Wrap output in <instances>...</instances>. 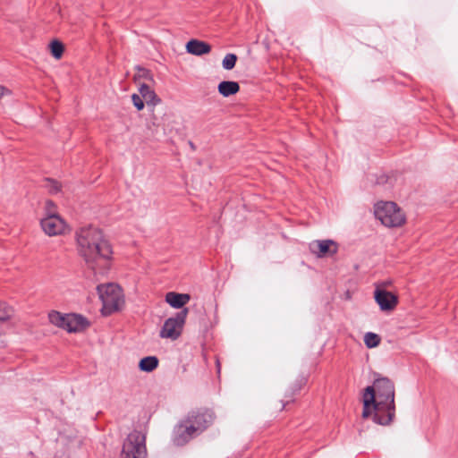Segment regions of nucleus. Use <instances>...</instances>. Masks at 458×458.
<instances>
[{
  "instance_id": "obj_15",
  "label": "nucleus",
  "mask_w": 458,
  "mask_h": 458,
  "mask_svg": "<svg viewBox=\"0 0 458 458\" xmlns=\"http://www.w3.org/2000/svg\"><path fill=\"white\" fill-rule=\"evenodd\" d=\"M139 91L147 105H152L155 106L161 103L160 98H158L156 92L152 90L148 84H140Z\"/></svg>"
},
{
  "instance_id": "obj_23",
  "label": "nucleus",
  "mask_w": 458,
  "mask_h": 458,
  "mask_svg": "<svg viewBox=\"0 0 458 458\" xmlns=\"http://www.w3.org/2000/svg\"><path fill=\"white\" fill-rule=\"evenodd\" d=\"M375 178V184L385 185L388 182L389 177L386 174L380 172L372 175Z\"/></svg>"
},
{
  "instance_id": "obj_28",
  "label": "nucleus",
  "mask_w": 458,
  "mask_h": 458,
  "mask_svg": "<svg viewBox=\"0 0 458 458\" xmlns=\"http://www.w3.org/2000/svg\"><path fill=\"white\" fill-rule=\"evenodd\" d=\"M67 316H68V314H64L63 315L62 326L59 327L60 328H62V329H64L65 331H67V326H68L67 325V321H68Z\"/></svg>"
},
{
  "instance_id": "obj_27",
  "label": "nucleus",
  "mask_w": 458,
  "mask_h": 458,
  "mask_svg": "<svg viewBox=\"0 0 458 458\" xmlns=\"http://www.w3.org/2000/svg\"><path fill=\"white\" fill-rule=\"evenodd\" d=\"M301 386H302V379L300 382L294 384V386L292 388L291 394L286 395V397H292L293 394H295L297 392H299L301 388Z\"/></svg>"
},
{
  "instance_id": "obj_10",
  "label": "nucleus",
  "mask_w": 458,
  "mask_h": 458,
  "mask_svg": "<svg viewBox=\"0 0 458 458\" xmlns=\"http://www.w3.org/2000/svg\"><path fill=\"white\" fill-rule=\"evenodd\" d=\"M374 298L383 311L394 310L398 303L397 296L384 289H376Z\"/></svg>"
},
{
  "instance_id": "obj_3",
  "label": "nucleus",
  "mask_w": 458,
  "mask_h": 458,
  "mask_svg": "<svg viewBox=\"0 0 458 458\" xmlns=\"http://www.w3.org/2000/svg\"><path fill=\"white\" fill-rule=\"evenodd\" d=\"M97 292L102 301V312L104 315H110L119 310L124 302L122 289L116 284H98Z\"/></svg>"
},
{
  "instance_id": "obj_8",
  "label": "nucleus",
  "mask_w": 458,
  "mask_h": 458,
  "mask_svg": "<svg viewBox=\"0 0 458 458\" xmlns=\"http://www.w3.org/2000/svg\"><path fill=\"white\" fill-rule=\"evenodd\" d=\"M195 428L191 426L183 418L181 420L173 429L172 442L176 446H183L188 444L191 439L198 437Z\"/></svg>"
},
{
  "instance_id": "obj_1",
  "label": "nucleus",
  "mask_w": 458,
  "mask_h": 458,
  "mask_svg": "<svg viewBox=\"0 0 458 458\" xmlns=\"http://www.w3.org/2000/svg\"><path fill=\"white\" fill-rule=\"evenodd\" d=\"M362 418H371L382 426L389 425L395 416L394 385L387 377H377L362 394Z\"/></svg>"
},
{
  "instance_id": "obj_16",
  "label": "nucleus",
  "mask_w": 458,
  "mask_h": 458,
  "mask_svg": "<svg viewBox=\"0 0 458 458\" xmlns=\"http://www.w3.org/2000/svg\"><path fill=\"white\" fill-rule=\"evenodd\" d=\"M217 90L220 95L228 98L239 92L240 85L237 81H223L218 84Z\"/></svg>"
},
{
  "instance_id": "obj_24",
  "label": "nucleus",
  "mask_w": 458,
  "mask_h": 458,
  "mask_svg": "<svg viewBox=\"0 0 458 458\" xmlns=\"http://www.w3.org/2000/svg\"><path fill=\"white\" fill-rule=\"evenodd\" d=\"M131 100L133 103V106L138 111H140L144 108V99L142 98L141 95L138 94H132Z\"/></svg>"
},
{
  "instance_id": "obj_29",
  "label": "nucleus",
  "mask_w": 458,
  "mask_h": 458,
  "mask_svg": "<svg viewBox=\"0 0 458 458\" xmlns=\"http://www.w3.org/2000/svg\"><path fill=\"white\" fill-rule=\"evenodd\" d=\"M10 91L4 88V86L0 85V98L6 93H9Z\"/></svg>"
},
{
  "instance_id": "obj_21",
  "label": "nucleus",
  "mask_w": 458,
  "mask_h": 458,
  "mask_svg": "<svg viewBox=\"0 0 458 458\" xmlns=\"http://www.w3.org/2000/svg\"><path fill=\"white\" fill-rule=\"evenodd\" d=\"M13 315V310L5 302H0V321H6Z\"/></svg>"
},
{
  "instance_id": "obj_18",
  "label": "nucleus",
  "mask_w": 458,
  "mask_h": 458,
  "mask_svg": "<svg viewBox=\"0 0 458 458\" xmlns=\"http://www.w3.org/2000/svg\"><path fill=\"white\" fill-rule=\"evenodd\" d=\"M49 47H50L51 55L55 59H60L62 57L64 50V47L61 41L56 40V39L53 40L50 43Z\"/></svg>"
},
{
  "instance_id": "obj_4",
  "label": "nucleus",
  "mask_w": 458,
  "mask_h": 458,
  "mask_svg": "<svg viewBox=\"0 0 458 458\" xmlns=\"http://www.w3.org/2000/svg\"><path fill=\"white\" fill-rule=\"evenodd\" d=\"M374 214L377 219L386 227L401 226L405 216L400 208L392 201H381L375 205Z\"/></svg>"
},
{
  "instance_id": "obj_14",
  "label": "nucleus",
  "mask_w": 458,
  "mask_h": 458,
  "mask_svg": "<svg viewBox=\"0 0 458 458\" xmlns=\"http://www.w3.org/2000/svg\"><path fill=\"white\" fill-rule=\"evenodd\" d=\"M190 298L187 293L169 292L165 294V301L174 309L182 308L190 301Z\"/></svg>"
},
{
  "instance_id": "obj_5",
  "label": "nucleus",
  "mask_w": 458,
  "mask_h": 458,
  "mask_svg": "<svg viewBox=\"0 0 458 458\" xmlns=\"http://www.w3.org/2000/svg\"><path fill=\"white\" fill-rule=\"evenodd\" d=\"M146 437L140 431L131 432L124 439L121 458H145Z\"/></svg>"
},
{
  "instance_id": "obj_6",
  "label": "nucleus",
  "mask_w": 458,
  "mask_h": 458,
  "mask_svg": "<svg viewBox=\"0 0 458 458\" xmlns=\"http://www.w3.org/2000/svg\"><path fill=\"white\" fill-rule=\"evenodd\" d=\"M215 413L212 410L207 408H198L191 410L184 417L186 422L192 426L198 436L209 428L215 420Z\"/></svg>"
},
{
  "instance_id": "obj_9",
  "label": "nucleus",
  "mask_w": 458,
  "mask_h": 458,
  "mask_svg": "<svg viewBox=\"0 0 458 458\" xmlns=\"http://www.w3.org/2000/svg\"><path fill=\"white\" fill-rule=\"evenodd\" d=\"M40 225L43 231L49 236L61 234L65 229V222L60 216L55 214H50L47 217L42 218Z\"/></svg>"
},
{
  "instance_id": "obj_11",
  "label": "nucleus",
  "mask_w": 458,
  "mask_h": 458,
  "mask_svg": "<svg viewBox=\"0 0 458 458\" xmlns=\"http://www.w3.org/2000/svg\"><path fill=\"white\" fill-rule=\"evenodd\" d=\"M312 253L318 258L334 255L337 252V245L333 240H316L310 244Z\"/></svg>"
},
{
  "instance_id": "obj_30",
  "label": "nucleus",
  "mask_w": 458,
  "mask_h": 458,
  "mask_svg": "<svg viewBox=\"0 0 458 458\" xmlns=\"http://www.w3.org/2000/svg\"><path fill=\"white\" fill-rule=\"evenodd\" d=\"M216 368H217V372L219 373L220 372V362L218 360H216Z\"/></svg>"
},
{
  "instance_id": "obj_19",
  "label": "nucleus",
  "mask_w": 458,
  "mask_h": 458,
  "mask_svg": "<svg viewBox=\"0 0 458 458\" xmlns=\"http://www.w3.org/2000/svg\"><path fill=\"white\" fill-rule=\"evenodd\" d=\"M364 343L368 348L377 347L380 344V336L377 334L368 332L364 335Z\"/></svg>"
},
{
  "instance_id": "obj_13",
  "label": "nucleus",
  "mask_w": 458,
  "mask_h": 458,
  "mask_svg": "<svg viewBox=\"0 0 458 458\" xmlns=\"http://www.w3.org/2000/svg\"><path fill=\"white\" fill-rule=\"evenodd\" d=\"M186 51L189 54L200 56L208 54L211 51V46L199 39H191L186 44Z\"/></svg>"
},
{
  "instance_id": "obj_17",
  "label": "nucleus",
  "mask_w": 458,
  "mask_h": 458,
  "mask_svg": "<svg viewBox=\"0 0 458 458\" xmlns=\"http://www.w3.org/2000/svg\"><path fill=\"white\" fill-rule=\"evenodd\" d=\"M159 364V360L156 356H147L142 358L139 362V369L144 372H152Z\"/></svg>"
},
{
  "instance_id": "obj_7",
  "label": "nucleus",
  "mask_w": 458,
  "mask_h": 458,
  "mask_svg": "<svg viewBox=\"0 0 458 458\" xmlns=\"http://www.w3.org/2000/svg\"><path fill=\"white\" fill-rule=\"evenodd\" d=\"M188 314V309L184 308L182 310L175 313L174 317L168 318L161 330H160V337L162 338H169L171 340H176L182 334L183 326L186 321Z\"/></svg>"
},
{
  "instance_id": "obj_20",
  "label": "nucleus",
  "mask_w": 458,
  "mask_h": 458,
  "mask_svg": "<svg viewBox=\"0 0 458 458\" xmlns=\"http://www.w3.org/2000/svg\"><path fill=\"white\" fill-rule=\"evenodd\" d=\"M237 59L238 57L235 54H226L222 61L223 68L227 71L233 69L236 64Z\"/></svg>"
},
{
  "instance_id": "obj_31",
  "label": "nucleus",
  "mask_w": 458,
  "mask_h": 458,
  "mask_svg": "<svg viewBox=\"0 0 458 458\" xmlns=\"http://www.w3.org/2000/svg\"><path fill=\"white\" fill-rule=\"evenodd\" d=\"M47 206H53V205H54V203H53L52 201L48 200V201H47Z\"/></svg>"
},
{
  "instance_id": "obj_12",
  "label": "nucleus",
  "mask_w": 458,
  "mask_h": 458,
  "mask_svg": "<svg viewBox=\"0 0 458 458\" xmlns=\"http://www.w3.org/2000/svg\"><path fill=\"white\" fill-rule=\"evenodd\" d=\"M67 319L68 333L82 332L90 325L89 320L81 314L70 313L67 316Z\"/></svg>"
},
{
  "instance_id": "obj_2",
  "label": "nucleus",
  "mask_w": 458,
  "mask_h": 458,
  "mask_svg": "<svg viewBox=\"0 0 458 458\" xmlns=\"http://www.w3.org/2000/svg\"><path fill=\"white\" fill-rule=\"evenodd\" d=\"M79 255L91 268L98 265L108 267L113 257V249L105 238L102 230L93 225L80 227L75 232Z\"/></svg>"
},
{
  "instance_id": "obj_26",
  "label": "nucleus",
  "mask_w": 458,
  "mask_h": 458,
  "mask_svg": "<svg viewBox=\"0 0 458 458\" xmlns=\"http://www.w3.org/2000/svg\"><path fill=\"white\" fill-rule=\"evenodd\" d=\"M139 75L146 80H152V74L149 70L138 67Z\"/></svg>"
},
{
  "instance_id": "obj_25",
  "label": "nucleus",
  "mask_w": 458,
  "mask_h": 458,
  "mask_svg": "<svg viewBox=\"0 0 458 458\" xmlns=\"http://www.w3.org/2000/svg\"><path fill=\"white\" fill-rule=\"evenodd\" d=\"M47 187L51 193H57L60 191V184L58 182L52 179H46Z\"/></svg>"
},
{
  "instance_id": "obj_22",
  "label": "nucleus",
  "mask_w": 458,
  "mask_h": 458,
  "mask_svg": "<svg viewBox=\"0 0 458 458\" xmlns=\"http://www.w3.org/2000/svg\"><path fill=\"white\" fill-rule=\"evenodd\" d=\"M63 315L64 314H62L59 311L52 310L48 314L50 323L59 327L60 326H62Z\"/></svg>"
}]
</instances>
